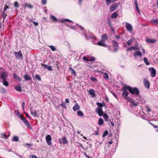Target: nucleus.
Here are the masks:
<instances>
[{"label": "nucleus", "instance_id": "f257e3e1", "mask_svg": "<svg viewBox=\"0 0 158 158\" xmlns=\"http://www.w3.org/2000/svg\"><path fill=\"white\" fill-rule=\"evenodd\" d=\"M60 22L64 23L65 24L69 27L71 29L76 30L77 28V26L78 25L76 23H73V21L69 19H60Z\"/></svg>", "mask_w": 158, "mask_h": 158}, {"label": "nucleus", "instance_id": "f03ea898", "mask_svg": "<svg viewBox=\"0 0 158 158\" xmlns=\"http://www.w3.org/2000/svg\"><path fill=\"white\" fill-rule=\"evenodd\" d=\"M129 92L131 94L135 95H138V98H136L137 100H139L140 99L141 97L139 95V89L136 87H132L130 86V88H129Z\"/></svg>", "mask_w": 158, "mask_h": 158}, {"label": "nucleus", "instance_id": "7ed1b4c3", "mask_svg": "<svg viewBox=\"0 0 158 158\" xmlns=\"http://www.w3.org/2000/svg\"><path fill=\"white\" fill-rule=\"evenodd\" d=\"M17 116L19 118L21 119L23 121L25 125L30 129L32 128L31 127L30 125V124L29 122L21 114H20V113L18 112L16 114Z\"/></svg>", "mask_w": 158, "mask_h": 158}, {"label": "nucleus", "instance_id": "20e7f679", "mask_svg": "<svg viewBox=\"0 0 158 158\" xmlns=\"http://www.w3.org/2000/svg\"><path fill=\"white\" fill-rule=\"evenodd\" d=\"M80 30L81 31V32H80L81 34L82 35H84V34H85V37L86 38H87V39H89V37L88 36V34L87 33H86L83 27H82L81 26H79L78 25H77V28L76 30Z\"/></svg>", "mask_w": 158, "mask_h": 158}, {"label": "nucleus", "instance_id": "39448f33", "mask_svg": "<svg viewBox=\"0 0 158 158\" xmlns=\"http://www.w3.org/2000/svg\"><path fill=\"white\" fill-rule=\"evenodd\" d=\"M134 40V38H131L128 41H127L126 44L125 43H123V44H124V47L126 48L128 47L131 44Z\"/></svg>", "mask_w": 158, "mask_h": 158}, {"label": "nucleus", "instance_id": "423d86ee", "mask_svg": "<svg viewBox=\"0 0 158 158\" xmlns=\"http://www.w3.org/2000/svg\"><path fill=\"white\" fill-rule=\"evenodd\" d=\"M126 100L127 101L129 102H130L131 103L132 106H138V103L137 102H135L134 100L132 98H126Z\"/></svg>", "mask_w": 158, "mask_h": 158}, {"label": "nucleus", "instance_id": "0eeeda50", "mask_svg": "<svg viewBox=\"0 0 158 158\" xmlns=\"http://www.w3.org/2000/svg\"><path fill=\"white\" fill-rule=\"evenodd\" d=\"M112 43L114 48V51L115 52L117 51L118 49V42L112 40Z\"/></svg>", "mask_w": 158, "mask_h": 158}, {"label": "nucleus", "instance_id": "6e6552de", "mask_svg": "<svg viewBox=\"0 0 158 158\" xmlns=\"http://www.w3.org/2000/svg\"><path fill=\"white\" fill-rule=\"evenodd\" d=\"M139 50V48L138 44H135V46H132L129 47L127 50V51H130L132 50Z\"/></svg>", "mask_w": 158, "mask_h": 158}, {"label": "nucleus", "instance_id": "1a4fd4ad", "mask_svg": "<svg viewBox=\"0 0 158 158\" xmlns=\"http://www.w3.org/2000/svg\"><path fill=\"white\" fill-rule=\"evenodd\" d=\"M149 70L150 73V75L152 77H155L156 73V71L155 69L153 68H150Z\"/></svg>", "mask_w": 158, "mask_h": 158}, {"label": "nucleus", "instance_id": "9d476101", "mask_svg": "<svg viewBox=\"0 0 158 158\" xmlns=\"http://www.w3.org/2000/svg\"><path fill=\"white\" fill-rule=\"evenodd\" d=\"M46 141L48 145L50 146L52 144V137L50 135H48L46 137Z\"/></svg>", "mask_w": 158, "mask_h": 158}, {"label": "nucleus", "instance_id": "9b49d317", "mask_svg": "<svg viewBox=\"0 0 158 158\" xmlns=\"http://www.w3.org/2000/svg\"><path fill=\"white\" fill-rule=\"evenodd\" d=\"M88 36L89 38L92 40V43L93 44H96L95 41L93 40H95L96 38L94 35L92 33H89L88 34ZM88 39L89 40V39Z\"/></svg>", "mask_w": 158, "mask_h": 158}, {"label": "nucleus", "instance_id": "f8f14e48", "mask_svg": "<svg viewBox=\"0 0 158 158\" xmlns=\"http://www.w3.org/2000/svg\"><path fill=\"white\" fill-rule=\"evenodd\" d=\"M118 5L116 3H114L111 5L110 7V10L111 12H112L116 10L118 7Z\"/></svg>", "mask_w": 158, "mask_h": 158}, {"label": "nucleus", "instance_id": "ddd939ff", "mask_svg": "<svg viewBox=\"0 0 158 158\" xmlns=\"http://www.w3.org/2000/svg\"><path fill=\"white\" fill-rule=\"evenodd\" d=\"M59 141L61 144L63 143L64 144H67L68 143V141L65 137H63L62 138L60 139Z\"/></svg>", "mask_w": 158, "mask_h": 158}, {"label": "nucleus", "instance_id": "4468645a", "mask_svg": "<svg viewBox=\"0 0 158 158\" xmlns=\"http://www.w3.org/2000/svg\"><path fill=\"white\" fill-rule=\"evenodd\" d=\"M126 25L125 27L127 29V30L129 32H131L132 30V27L131 25L127 22H125Z\"/></svg>", "mask_w": 158, "mask_h": 158}, {"label": "nucleus", "instance_id": "2eb2a0df", "mask_svg": "<svg viewBox=\"0 0 158 158\" xmlns=\"http://www.w3.org/2000/svg\"><path fill=\"white\" fill-rule=\"evenodd\" d=\"M8 76V74L6 71L3 72L1 75L0 78L2 80L6 79V77Z\"/></svg>", "mask_w": 158, "mask_h": 158}, {"label": "nucleus", "instance_id": "dca6fc26", "mask_svg": "<svg viewBox=\"0 0 158 158\" xmlns=\"http://www.w3.org/2000/svg\"><path fill=\"white\" fill-rule=\"evenodd\" d=\"M15 54L17 59L20 58L21 59H22L23 58V55L21 51H19L18 52H15Z\"/></svg>", "mask_w": 158, "mask_h": 158}, {"label": "nucleus", "instance_id": "f3484780", "mask_svg": "<svg viewBox=\"0 0 158 158\" xmlns=\"http://www.w3.org/2000/svg\"><path fill=\"white\" fill-rule=\"evenodd\" d=\"M133 55L134 57L137 56L141 57L142 56V53L140 51H136L133 52Z\"/></svg>", "mask_w": 158, "mask_h": 158}, {"label": "nucleus", "instance_id": "a211bd4d", "mask_svg": "<svg viewBox=\"0 0 158 158\" xmlns=\"http://www.w3.org/2000/svg\"><path fill=\"white\" fill-rule=\"evenodd\" d=\"M129 88H130V86H127V85H125L122 88V89L123 90V93H128L127 90L128 89L129 91V90H130Z\"/></svg>", "mask_w": 158, "mask_h": 158}, {"label": "nucleus", "instance_id": "6ab92c4d", "mask_svg": "<svg viewBox=\"0 0 158 158\" xmlns=\"http://www.w3.org/2000/svg\"><path fill=\"white\" fill-rule=\"evenodd\" d=\"M143 82L145 87L149 88L150 87V84L148 81L147 79H144Z\"/></svg>", "mask_w": 158, "mask_h": 158}, {"label": "nucleus", "instance_id": "aec40b11", "mask_svg": "<svg viewBox=\"0 0 158 158\" xmlns=\"http://www.w3.org/2000/svg\"><path fill=\"white\" fill-rule=\"evenodd\" d=\"M96 112L98 113L99 116H101L103 114V111L102 108H97L96 110Z\"/></svg>", "mask_w": 158, "mask_h": 158}, {"label": "nucleus", "instance_id": "412c9836", "mask_svg": "<svg viewBox=\"0 0 158 158\" xmlns=\"http://www.w3.org/2000/svg\"><path fill=\"white\" fill-rule=\"evenodd\" d=\"M97 44L98 46L103 47H106V45L105 42L102 41L101 40L99 42H98Z\"/></svg>", "mask_w": 158, "mask_h": 158}, {"label": "nucleus", "instance_id": "4be33fe9", "mask_svg": "<svg viewBox=\"0 0 158 158\" xmlns=\"http://www.w3.org/2000/svg\"><path fill=\"white\" fill-rule=\"evenodd\" d=\"M134 3L135 5V6L137 11L139 14H140V12L138 7L137 0H134Z\"/></svg>", "mask_w": 158, "mask_h": 158}, {"label": "nucleus", "instance_id": "5701e85b", "mask_svg": "<svg viewBox=\"0 0 158 158\" xmlns=\"http://www.w3.org/2000/svg\"><path fill=\"white\" fill-rule=\"evenodd\" d=\"M107 40V35L106 34H103L102 36L101 40L105 42V41Z\"/></svg>", "mask_w": 158, "mask_h": 158}, {"label": "nucleus", "instance_id": "b1692460", "mask_svg": "<svg viewBox=\"0 0 158 158\" xmlns=\"http://www.w3.org/2000/svg\"><path fill=\"white\" fill-rule=\"evenodd\" d=\"M89 94L92 95L93 97H94L95 96V94L94 90L93 89H91L89 91Z\"/></svg>", "mask_w": 158, "mask_h": 158}, {"label": "nucleus", "instance_id": "393cba45", "mask_svg": "<svg viewBox=\"0 0 158 158\" xmlns=\"http://www.w3.org/2000/svg\"><path fill=\"white\" fill-rule=\"evenodd\" d=\"M42 66H43L44 68L45 69H47L49 71H52V69L51 66H47L45 64H42Z\"/></svg>", "mask_w": 158, "mask_h": 158}, {"label": "nucleus", "instance_id": "a878e982", "mask_svg": "<svg viewBox=\"0 0 158 158\" xmlns=\"http://www.w3.org/2000/svg\"><path fill=\"white\" fill-rule=\"evenodd\" d=\"M24 78L25 81H30L31 79V77L28 74L25 75L24 76Z\"/></svg>", "mask_w": 158, "mask_h": 158}, {"label": "nucleus", "instance_id": "bb28decb", "mask_svg": "<svg viewBox=\"0 0 158 158\" xmlns=\"http://www.w3.org/2000/svg\"><path fill=\"white\" fill-rule=\"evenodd\" d=\"M80 108V106L76 103L73 107V109L74 111L79 110Z\"/></svg>", "mask_w": 158, "mask_h": 158}, {"label": "nucleus", "instance_id": "cd10ccee", "mask_svg": "<svg viewBox=\"0 0 158 158\" xmlns=\"http://www.w3.org/2000/svg\"><path fill=\"white\" fill-rule=\"evenodd\" d=\"M146 41L150 43H154L156 41V40L154 39H148L146 40Z\"/></svg>", "mask_w": 158, "mask_h": 158}, {"label": "nucleus", "instance_id": "c85d7f7f", "mask_svg": "<svg viewBox=\"0 0 158 158\" xmlns=\"http://www.w3.org/2000/svg\"><path fill=\"white\" fill-rule=\"evenodd\" d=\"M150 22L153 24L158 25V19H152L150 20Z\"/></svg>", "mask_w": 158, "mask_h": 158}, {"label": "nucleus", "instance_id": "c756f323", "mask_svg": "<svg viewBox=\"0 0 158 158\" xmlns=\"http://www.w3.org/2000/svg\"><path fill=\"white\" fill-rule=\"evenodd\" d=\"M118 13L116 12H115L112 14L111 17L112 19H115L118 17Z\"/></svg>", "mask_w": 158, "mask_h": 158}, {"label": "nucleus", "instance_id": "7c9ffc66", "mask_svg": "<svg viewBox=\"0 0 158 158\" xmlns=\"http://www.w3.org/2000/svg\"><path fill=\"white\" fill-rule=\"evenodd\" d=\"M13 77L14 78L17 79L19 81H20L22 80L20 77L15 74H13Z\"/></svg>", "mask_w": 158, "mask_h": 158}, {"label": "nucleus", "instance_id": "2f4dec72", "mask_svg": "<svg viewBox=\"0 0 158 158\" xmlns=\"http://www.w3.org/2000/svg\"><path fill=\"white\" fill-rule=\"evenodd\" d=\"M103 117L104 118L105 120L106 121H108L109 117L107 114H103Z\"/></svg>", "mask_w": 158, "mask_h": 158}, {"label": "nucleus", "instance_id": "473e14b6", "mask_svg": "<svg viewBox=\"0 0 158 158\" xmlns=\"http://www.w3.org/2000/svg\"><path fill=\"white\" fill-rule=\"evenodd\" d=\"M50 18L53 22H56L57 21V18L53 15H51L50 16Z\"/></svg>", "mask_w": 158, "mask_h": 158}, {"label": "nucleus", "instance_id": "72a5a7b5", "mask_svg": "<svg viewBox=\"0 0 158 158\" xmlns=\"http://www.w3.org/2000/svg\"><path fill=\"white\" fill-rule=\"evenodd\" d=\"M19 140V137L17 136H14L12 139V141L17 142Z\"/></svg>", "mask_w": 158, "mask_h": 158}, {"label": "nucleus", "instance_id": "f704fd0d", "mask_svg": "<svg viewBox=\"0 0 158 158\" xmlns=\"http://www.w3.org/2000/svg\"><path fill=\"white\" fill-rule=\"evenodd\" d=\"M2 137L3 138L7 139L10 135V133H9L8 135H6L5 133H4L1 135Z\"/></svg>", "mask_w": 158, "mask_h": 158}, {"label": "nucleus", "instance_id": "c9c22d12", "mask_svg": "<svg viewBox=\"0 0 158 158\" xmlns=\"http://www.w3.org/2000/svg\"><path fill=\"white\" fill-rule=\"evenodd\" d=\"M128 93H123L122 94V96L123 97H124V98L126 100V98H129L128 97H127V96H128Z\"/></svg>", "mask_w": 158, "mask_h": 158}, {"label": "nucleus", "instance_id": "e433bc0d", "mask_svg": "<svg viewBox=\"0 0 158 158\" xmlns=\"http://www.w3.org/2000/svg\"><path fill=\"white\" fill-rule=\"evenodd\" d=\"M3 84L6 86H8L9 85V83L6 80H3Z\"/></svg>", "mask_w": 158, "mask_h": 158}, {"label": "nucleus", "instance_id": "4c0bfd02", "mask_svg": "<svg viewBox=\"0 0 158 158\" xmlns=\"http://www.w3.org/2000/svg\"><path fill=\"white\" fill-rule=\"evenodd\" d=\"M104 121L101 118H100L98 120V124L99 125L101 126L103 124Z\"/></svg>", "mask_w": 158, "mask_h": 158}, {"label": "nucleus", "instance_id": "58836bf2", "mask_svg": "<svg viewBox=\"0 0 158 158\" xmlns=\"http://www.w3.org/2000/svg\"><path fill=\"white\" fill-rule=\"evenodd\" d=\"M143 60L146 65H148L150 64V63L148 61V59L147 58H144L143 59Z\"/></svg>", "mask_w": 158, "mask_h": 158}, {"label": "nucleus", "instance_id": "ea45409f", "mask_svg": "<svg viewBox=\"0 0 158 158\" xmlns=\"http://www.w3.org/2000/svg\"><path fill=\"white\" fill-rule=\"evenodd\" d=\"M77 113L78 116H83L84 115L83 113L80 110L78 111Z\"/></svg>", "mask_w": 158, "mask_h": 158}, {"label": "nucleus", "instance_id": "a19ab883", "mask_svg": "<svg viewBox=\"0 0 158 158\" xmlns=\"http://www.w3.org/2000/svg\"><path fill=\"white\" fill-rule=\"evenodd\" d=\"M145 108L148 112H150L151 111L150 107L148 105H145Z\"/></svg>", "mask_w": 158, "mask_h": 158}, {"label": "nucleus", "instance_id": "79ce46f5", "mask_svg": "<svg viewBox=\"0 0 158 158\" xmlns=\"http://www.w3.org/2000/svg\"><path fill=\"white\" fill-rule=\"evenodd\" d=\"M15 89L18 91H22L21 87L19 85L15 86Z\"/></svg>", "mask_w": 158, "mask_h": 158}, {"label": "nucleus", "instance_id": "37998d69", "mask_svg": "<svg viewBox=\"0 0 158 158\" xmlns=\"http://www.w3.org/2000/svg\"><path fill=\"white\" fill-rule=\"evenodd\" d=\"M107 6H109L110 3H114L112 2L113 0H106Z\"/></svg>", "mask_w": 158, "mask_h": 158}, {"label": "nucleus", "instance_id": "c03bdc74", "mask_svg": "<svg viewBox=\"0 0 158 158\" xmlns=\"http://www.w3.org/2000/svg\"><path fill=\"white\" fill-rule=\"evenodd\" d=\"M107 22L108 23V24L109 25V26L110 27L111 26V23L112 22L111 20V19L110 18H107Z\"/></svg>", "mask_w": 158, "mask_h": 158}, {"label": "nucleus", "instance_id": "a18cd8bd", "mask_svg": "<svg viewBox=\"0 0 158 158\" xmlns=\"http://www.w3.org/2000/svg\"><path fill=\"white\" fill-rule=\"evenodd\" d=\"M103 77L106 80H107L109 79V76L108 74L107 73H105L104 74V75L103 76Z\"/></svg>", "mask_w": 158, "mask_h": 158}, {"label": "nucleus", "instance_id": "49530a36", "mask_svg": "<svg viewBox=\"0 0 158 158\" xmlns=\"http://www.w3.org/2000/svg\"><path fill=\"white\" fill-rule=\"evenodd\" d=\"M48 46L52 51H54L56 50V48L54 46H53L52 45H48Z\"/></svg>", "mask_w": 158, "mask_h": 158}, {"label": "nucleus", "instance_id": "de8ad7c7", "mask_svg": "<svg viewBox=\"0 0 158 158\" xmlns=\"http://www.w3.org/2000/svg\"><path fill=\"white\" fill-rule=\"evenodd\" d=\"M0 91L2 93H5L6 91L5 88L3 87H1L0 88Z\"/></svg>", "mask_w": 158, "mask_h": 158}, {"label": "nucleus", "instance_id": "09e8293b", "mask_svg": "<svg viewBox=\"0 0 158 158\" xmlns=\"http://www.w3.org/2000/svg\"><path fill=\"white\" fill-rule=\"evenodd\" d=\"M24 5L25 7H27L30 9H31L33 8V6L29 4L25 3L24 4Z\"/></svg>", "mask_w": 158, "mask_h": 158}, {"label": "nucleus", "instance_id": "8fccbe9b", "mask_svg": "<svg viewBox=\"0 0 158 158\" xmlns=\"http://www.w3.org/2000/svg\"><path fill=\"white\" fill-rule=\"evenodd\" d=\"M7 16V14L6 13H5V12L3 11V12L2 13V16L3 17V18L4 20L5 19Z\"/></svg>", "mask_w": 158, "mask_h": 158}, {"label": "nucleus", "instance_id": "3c124183", "mask_svg": "<svg viewBox=\"0 0 158 158\" xmlns=\"http://www.w3.org/2000/svg\"><path fill=\"white\" fill-rule=\"evenodd\" d=\"M35 78L37 79L39 81H40L41 80V78L38 74H36Z\"/></svg>", "mask_w": 158, "mask_h": 158}, {"label": "nucleus", "instance_id": "603ef678", "mask_svg": "<svg viewBox=\"0 0 158 158\" xmlns=\"http://www.w3.org/2000/svg\"><path fill=\"white\" fill-rule=\"evenodd\" d=\"M90 78L93 81H97V79L93 76L90 77Z\"/></svg>", "mask_w": 158, "mask_h": 158}, {"label": "nucleus", "instance_id": "864d4df0", "mask_svg": "<svg viewBox=\"0 0 158 158\" xmlns=\"http://www.w3.org/2000/svg\"><path fill=\"white\" fill-rule=\"evenodd\" d=\"M9 7L7 6V4H6L5 5L4 8L3 9V12H5L7 9L9 8Z\"/></svg>", "mask_w": 158, "mask_h": 158}, {"label": "nucleus", "instance_id": "5fc2aeb1", "mask_svg": "<svg viewBox=\"0 0 158 158\" xmlns=\"http://www.w3.org/2000/svg\"><path fill=\"white\" fill-rule=\"evenodd\" d=\"M108 131L107 130H106L103 133L102 135V137H105L106 135L108 134Z\"/></svg>", "mask_w": 158, "mask_h": 158}, {"label": "nucleus", "instance_id": "6e6d98bb", "mask_svg": "<svg viewBox=\"0 0 158 158\" xmlns=\"http://www.w3.org/2000/svg\"><path fill=\"white\" fill-rule=\"evenodd\" d=\"M69 69L71 70V71L72 72V73L73 74L75 75V74L76 72H75V71L72 68L69 67Z\"/></svg>", "mask_w": 158, "mask_h": 158}, {"label": "nucleus", "instance_id": "4d7b16f0", "mask_svg": "<svg viewBox=\"0 0 158 158\" xmlns=\"http://www.w3.org/2000/svg\"><path fill=\"white\" fill-rule=\"evenodd\" d=\"M14 6L16 7H19V3L17 2H15Z\"/></svg>", "mask_w": 158, "mask_h": 158}, {"label": "nucleus", "instance_id": "13d9d810", "mask_svg": "<svg viewBox=\"0 0 158 158\" xmlns=\"http://www.w3.org/2000/svg\"><path fill=\"white\" fill-rule=\"evenodd\" d=\"M60 105L62 107H63L64 108H66V106L65 104L64 103H62Z\"/></svg>", "mask_w": 158, "mask_h": 158}, {"label": "nucleus", "instance_id": "bf43d9fd", "mask_svg": "<svg viewBox=\"0 0 158 158\" xmlns=\"http://www.w3.org/2000/svg\"><path fill=\"white\" fill-rule=\"evenodd\" d=\"M140 117L143 119L146 120L147 119L146 117H145L144 115H141Z\"/></svg>", "mask_w": 158, "mask_h": 158}, {"label": "nucleus", "instance_id": "052dcab7", "mask_svg": "<svg viewBox=\"0 0 158 158\" xmlns=\"http://www.w3.org/2000/svg\"><path fill=\"white\" fill-rule=\"evenodd\" d=\"M96 104L99 107H102V103L99 102H97Z\"/></svg>", "mask_w": 158, "mask_h": 158}, {"label": "nucleus", "instance_id": "680f3d73", "mask_svg": "<svg viewBox=\"0 0 158 158\" xmlns=\"http://www.w3.org/2000/svg\"><path fill=\"white\" fill-rule=\"evenodd\" d=\"M41 3L43 5H45L47 3V0H42Z\"/></svg>", "mask_w": 158, "mask_h": 158}, {"label": "nucleus", "instance_id": "e2e57ef3", "mask_svg": "<svg viewBox=\"0 0 158 158\" xmlns=\"http://www.w3.org/2000/svg\"><path fill=\"white\" fill-rule=\"evenodd\" d=\"M111 93L116 98H118V97L117 96V95H116V94H115V93H114V92H111Z\"/></svg>", "mask_w": 158, "mask_h": 158}, {"label": "nucleus", "instance_id": "0e129e2a", "mask_svg": "<svg viewBox=\"0 0 158 158\" xmlns=\"http://www.w3.org/2000/svg\"><path fill=\"white\" fill-rule=\"evenodd\" d=\"M32 22L34 24L35 26H37L38 25V22L33 21H32Z\"/></svg>", "mask_w": 158, "mask_h": 158}, {"label": "nucleus", "instance_id": "69168bd1", "mask_svg": "<svg viewBox=\"0 0 158 158\" xmlns=\"http://www.w3.org/2000/svg\"><path fill=\"white\" fill-rule=\"evenodd\" d=\"M83 60H85V61H89V60L87 58V57H86L85 56H84L83 57Z\"/></svg>", "mask_w": 158, "mask_h": 158}, {"label": "nucleus", "instance_id": "338daca9", "mask_svg": "<svg viewBox=\"0 0 158 158\" xmlns=\"http://www.w3.org/2000/svg\"><path fill=\"white\" fill-rule=\"evenodd\" d=\"M150 124L153 127L155 128H157L158 127V126L157 125H155L152 123H150Z\"/></svg>", "mask_w": 158, "mask_h": 158}, {"label": "nucleus", "instance_id": "774afa93", "mask_svg": "<svg viewBox=\"0 0 158 158\" xmlns=\"http://www.w3.org/2000/svg\"><path fill=\"white\" fill-rule=\"evenodd\" d=\"M34 112L33 115L34 117H37V114L36 113V111L35 110H34Z\"/></svg>", "mask_w": 158, "mask_h": 158}]
</instances>
